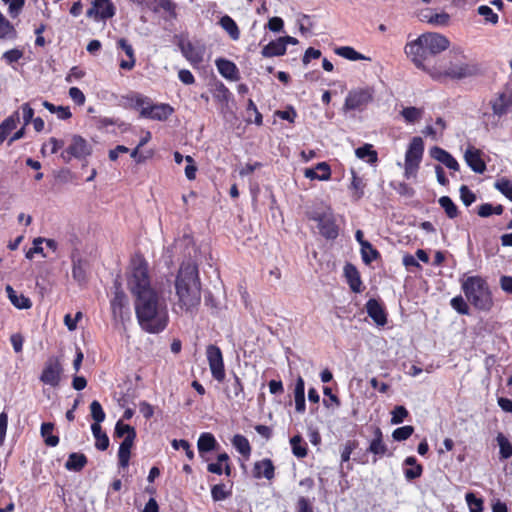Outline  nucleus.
<instances>
[{
	"label": "nucleus",
	"instance_id": "f257e3e1",
	"mask_svg": "<svg viewBox=\"0 0 512 512\" xmlns=\"http://www.w3.org/2000/svg\"><path fill=\"white\" fill-rule=\"evenodd\" d=\"M127 285L134 297L135 314L140 327L153 334L163 331L168 322L167 310L151 285L145 259H133Z\"/></svg>",
	"mask_w": 512,
	"mask_h": 512
},
{
	"label": "nucleus",
	"instance_id": "f03ea898",
	"mask_svg": "<svg viewBox=\"0 0 512 512\" xmlns=\"http://www.w3.org/2000/svg\"><path fill=\"white\" fill-rule=\"evenodd\" d=\"M178 304L187 312H193L201 302V281L197 265L192 261L183 262L175 280Z\"/></svg>",
	"mask_w": 512,
	"mask_h": 512
},
{
	"label": "nucleus",
	"instance_id": "7ed1b4c3",
	"mask_svg": "<svg viewBox=\"0 0 512 512\" xmlns=\"http://www.w3.org/2000/svg\"><path fill=\"white\" fill-rule=\"evenodd\" d=\"M450 42L447 37L435 32L421 34L417 39L408 42L404 51L414 65L426 70V63L441 52L449 48Z\"/></svg>",
	"mask_w": 512,
	"mask_h": 512
},
{
	"label": "nucleus",
	"instance_id": "20e7f679",
	"mask_svg": "<svg viewBox=\"0 0 512 512\" xmlns=\"http://www.w3.org/2000/svg\"><path fill=\"white\" fill-rule=\"evenodd\" d=\"M462 290L467 300L476 308L488 311L493 305L491 292L485 279L469 276L462 283Z\"/></svg>",
	"mask_w": 512,
	"mask_h": 512
},
{
	"label": "nucleus",
	"instance_id": "39448f33",
	"mask_svg": "<svg viewBox=\"0 0 512 512\" xmlns=\"http://www.w3.org/2000/svg\"><path fill=\"white\" fill-rule=\"evenodd\" d=\"M114 435L118 438H124L118 450V464L121 468H126L129 465L131 448L136 439V430L131 425L124 424L122 420H118L115 425Z\"/></svg>",
	"mask_w": 512,
	"mask_h": 512
},
{
	"label": "nucleus",
	"instance_id": "423d86ee",
	"mask_svg": "<svg viewBox=\"0 0 512 512\" xmlns=\"http://www.w3.org/2000/svg\"><path fill=\"white\" fill-rule=\"evenodd\" d=\"M308 218L317 222L320 235L327 240H334L338 237L339 227L331 208L315 209L308 213Z\"/></svg>",
	"mask_w": 512,
	"mask_h": 512
},
{
	"label": "nucleus",
	"instance_id": "0eeeda50",
	"mask_svg": "<svg viewBox=\"0 0 512 512\" xmlns=\"http://www.w3.org/2000/svg\"><path fill=\"white\" fill-rule=\"evenodd\" d=\"M480 74H482V68L477 62H463L457 60L455 63L451 62L443 72L432 74V76L435 79H440L442 76H445L453 80H462Z\"/></svg>",
	"mask_w": 512,
	"mask_h": 512
},
{
	"label": "nucleus",
	"instance_id": "6e6552de",
	"mask_svg": "<svg viewBox=\"0 0 512 512\" xmlns=\"http://www.w3.org/2000/svg\"><path fill=\"white\" fill-rule=\"evenodd\" d=\"M424 152L421 137H413L405 154V176L409 178L417 173Z\"/></svg>",
	"mask_w": 512,
	"mask_h": 512
},
{
	"label": "nucleus",
	"instance_id": "1a4fd4ad",
	"mask_svg": "<svg viewBox=\"0 0 512 512\" xmlns=\"http://www.w3.org/2000/svg\"><path fill=\"white\" fill-rule=\"evenodd\" d=\"M374 98V89L371 87L357 88L349 91L344 103V110H361Z\"/></svg>",
	"mask_w": 512,
	"mask_h": 512
},
{
	"label": "nucleus",
	"instance_id": "9d476101",
	"mask_svg": "<svg viewBox=\"0 0 512 512\" xmlns=\"http://www.w3.org/2000/svg\"><path fill=\"white\" fill-rule=\"evenodd\" d=\"M91 145L80 135H73L69 146L61 153V158L65 163H69L72 158L83 159L91 155Z\"/></svg>",
	"mask_w": 512,
	"mask_h": 512
},
{
	"label": "nucleus",
	"instance_id": "9b49d317",
	"mask_svg": "<svg viewBox=\"0 0 512 512\" xmlns=\"http://www.w3.org/2000/svg\"><path fill=\"white\" fill-rule=\"evenodd\" d=\"M206 356L213 378L218 382H223L225 368L221 349L214 344H210L206 348Z\"/></svg>",
	"mask_w": 512,
	"mask_h": 512
},
{
	"label": "nucleus",
	"instance_id": "f8f14e48",
	"mask_svg": "<svg viewBox=\"0 0 512 512\" xmlns=\"http://www.w3.org/2000/svg\"><path fill=\"white\" fill-rule=\"evenodd\" d=\"M114 297L111 300V310L115 319H124V309L127 307V296L121 288V283L118 280L114 282Z\"/></svg>",
	"mask_w": 512,
	"mask_h": 512
},
{
	"label": "nucleus",
	"instance_id": "ddd939ff",
	"mask_svg": "<svg viewBox=\"0 0 512 512\" xmlns=\"http://www.w3.org/2000/svg\"><path fill=\"white\" fill-rule=\"evenodd\" d=\"M174 112L169 104H153L141 109V116L153 120L164 121Z\"/></svg>",
	"mask_w": 512,
	"mask_h": 512
},
{
	"label": "nucleus",
	"instance_id": "4468645a",
	"mask_svg": "<svg viewBox=\"0 0 512 512\" xmlns=\"http://www.w3.org/2000/svg\"><path fill=\"white\" fill-rule=\"evenodd\" d=\"M61 372L62 367L60 363L57 360H49L42 371L40 380L44 384L56 387L60 382Z\"/></svg>",
	"mask_w": 512,
	"mask_h": 512
},
{
	"label": "nucleus",
	"instance_id": "2eb2a0df",
	"mask_svg": "<svg viewBox=\"0 0 512 512\" xmlns=\"http://www.w3.org/2000/svg\"><path fill=\"white\" fill-rule=\"evenodd\" d=\"M224 393L228 400L245 399L243 383L235 373H233V376L226 381Z\"/></svg>",
	"mask_w": 512,
	"mask_h": 512
},
{
	"label": "nucleus",
	"instance_id": "dca6fc26",
	"mask_svg": "<svg viewBox=\"0 0 512 512\" xmlns=\"http://www.w3.org/2000/svg\"><path fill=\"white\" fill-rule=\"evenodd\" d=\"M464 159L475 173L482 174L485 172L486 164L481 158V151L479 149L469 146L464 153Z\"/></svg>",
	"mask_w": 512,
	"mask_h": 512
},
{
	"label": "nucleus",
	"instance_id": "f3484780",
	"mask_svg": "<svg viewBox=\"0 0 512 512\" xmlns=\"http://www.w3.org/2000/svg\"><path fill=\"white\" fill-rule=\"evenodd\" d=\"M366 311L369 317L378 325L384 326L387 323V314L382 304L371 298L366 302Z\"/></svg>",
	"mask_w": 512,
	"mask_h": 512
},
{
	"label": "nucleus",
	"instance_id": "a211bd4d",
	"mask_svg": "<svg viewBox=\"0 0 512 512\" xmlns=\"http://www.w3.org/2000/svg\"><path fill=\"white\" fill-rule=\"evenodd\" d=\"M430 156L438 162L444 164L448 169L453 171L459 170V163L446 150L441 147L434 146L430 149Z\"/></svg>",
	"mask_w": 512,
	"mask_h": 512
},
{
	"label": "nucleus",
	"instance_id": "6ab92c4d",
	"mask_svg": "<svg viewBox=\"0 0 512 512\" xmlns=\"http://www.w3.org/2000/svg\"><path fill=\"white\" fill-rule=\"evenodd\" d=\"M388 451L387 445L383 442V434L379 427L374 429V438L367 448V452L374 454L375 456L383 457Z\"/></svg>",
	"mask_w": 512,
	"mask_h": 512
},
{
	"label": "nucleus",
	"instance_id": "aec40b11",
	"mask_svg": "<svg viewBox=\"0 0 512 512\" xmlns=\"http://www.w3.org/2000/svg\"><path fill=\"white\" fill-rule=\"evenodd\" d=\"M218 72L226 79L234 81L238 79V68L232 62L224 58L215 61Z\"/></svg>",
	"mask_w": 512,
	"mask_h": 512
},
{
	"label": "nucleus",
	"instance_id": "412c9836",
	"mask_svg": "<svg viewBox=\"0 0 512 512\" xmlns=\"http://www.w3.org/2000/svg\"><path fill=\"white\" fill-rule=\"evenodd\" d=\"M274 470L273 462L270 459L265 458L254 464V477H264L267 480H271L274 477Z\"/></svg>",
	"mask_w": 512,
	"mask_h": 512
},
{
	"label": "nucleus",
	"instance_id": "4be33fe9",
	"mask_svg": "<svg viewBox=\"0 0 512 512\" xmlns=\"http://www.w3.org/2000/svg\"><path fill=\"white\" fill-rule=\"evenodd\" d=\"M344 274L350 286V289L355 293H360L362 281L356 267L349 263L346 264L344 267Z\"/></svg>",
	"mask_w": 512,
	"mask_h": 512
},
{
	"label": "nucleus",
	"instance_id": "5701e85b",
	"mask_svg": "<svg viewBox=\"0 0 512 512\" xmlns=\"http://www.w3.org/2000/svg\"><path fill=\"white\" fill-rule=\"evenodd\" d=\"M118 48L122 49L129 60H121L120 61V68L124 70H132L135 66V55H134V49L131 44L128 43V41L124 38H121L117 42Z\"/></svg>",
	"mask_w": 512,
	"mask_h": 512
},
{
	"label": "nucleus",
	"instance_id": "b1692460",
	"mask_svg": "<svg viewBox=\"0 0 512 512\" xmlns=\"http://www.w3.org/2000/svg\"><path fill=\"white\" fill-rule=\"evenodd\" d=\"M7 296L12 303L18 309H29L32 306L31 300L24 296L23 294H17V292L12 288V286H6Z\"/></svg>",
	"mask_w": 512,
	"mask_h": 512
},
{
	"label": "nucleus",
	"instance_id": "393cba45",
	"mask_svg": "<svg viewBox=\"0 0 512 512\" xmlns=\"http://www.w3.org/2000/svg\"><path fill=\"white\" fill-rule=\"evenodd\" d=\"M87 457L83 453H70L65 463V468L69 471L79 472L87 464Z\"/></svg>",
	"mask_w": 512,
	"mask_h": 512
},
{
	"label": "nucleus",
	"instance_id": "a878e982",
	"mask_svg": "<svg viewBox=\"0 0 512 512\" xmlns=\"http://www.w3.org/2000/svg\"><path fill=\"white\" fill-rule=\"evenodd\" d=\"M285 53L286 47L280 37L277 40L269 42L261 51L263 57L282 56Z\"/></svg>",
	"mask_w": 512,
	"mask_h": 512
},
{
	"label": "nucleus",
	"instance_id": "bb28decb",
	"mask_svg": "<svg viewBox=\"0 0 512 512\" xmlns=\"http://www.w3.org/2000/svg\"><path fill=\"white\" fill-rule=\"evenodd\" d=\"M92 434L96 440L95 447L100 451H105L109 447V437L102 431L101 425L93 423L91 425Z\"/></svg>",
	"mask_w": 512,
	"mask_h": 512
},
{
	"label": "nucleus",
	"instance_id": "cd10ccee",
	"mask_svg": "<svg viewBox=\"0 0 512 512\" xmlns=\"http://www.w3.org/2000/svg\"><path fill=\"white\" fill-rule=\"evenodd\" d=\"M217 446V441L211 433H202L197 442L198 451L200 454L213 451Z\"/></svg>",
	"mask_w": 512,
	"mask_h": 512
},
{
	"label": "nucleus",
	"instance_id": "c85d7f7f",
	"mask_svg": "<svg viewBox=\"0 0 512 512\" xmlns=\"http://www.w3.org/2000/svg\"><path fill=\"white\" fill-rule=\"evenodd\" d=\"M73 267H72V277L75 281H77L79 284L85 283L87 280L86 275V268L87 263L86 261L82 259H74L72 260Z\"/></svg>",
	"mask_w": 512,
	"mask_h": 512
},
{
	"label": "nucleus",
	"instance_id": "c756f323",
	"mask_svg": "<svg viewBox=\"0 0 512 512\" xmlns=\"http://www.w3.org/2000/svg\"><path fill=\"white\" fill-rule=\"evenodd\" d=\"M92 5L100 9V19L106 20L115 15V7L110 0H93Z\"/></svg>",
	"mask_w": 512,
	"mask_h": 512
},
{
	"label": "nucleus",
	"instance_id": "7c9ffc66",
	"mask_svg": "<svg viewBox=\"0 0 512 512\" xmlns=\"http://www.w3.org/2000/svg\"><path fill=\"white\" fill-rule=\"evenodd\" d=\"M334 52L345 59L350 61H358V60H370L369 57L357 52L354 48L350 46H341L337 47Z\"/></svg>",
	"mask_w": 512,
	"mask_h": 512
},
{
	"label": "nucleus",
	"instance_id": "2f4dec72",
	"mask_svg": "<svg viewBox=\"0 0 512 512\" xmlns=\"http://www.w3.org/2000/svg\"><path fill=\"white\" fill-rule=\"evenodd\" d=\"M220 26L229 34L231 39L238 40L240 31L236 22L228 15L221 17L219 21Z\"/></svg>",
	"mask_w": 512,
	"mask_h": 512
},
{
	"label": "nucleus",
	"instance_id": "473e14b6",
	"mask_svg": "<svg viewBox=\"0 0 512 512\" xmlns=\"http://www.w3.org/2000/svg\"><path fill=\"white\" fill-rule=\"evenodd\" d=\"M155 2H156L155 6H153V7L150 6V9L153 12L158 13L160 10H163L166 13H168V15L171 18H176V16H177L176 4L172 0H155Z\"/></svg>",
	"mask_w": 512,
	"mask_h": 512
},
{
	"label": "nucleus",
	"instance_id": "72a5a7b5",
	"mask_svg": "<svg viewBox=\"0 0 512 512\" xmlns=\"http://www.w3.org/2000/svg\"><path fill=\"white\" fill-rule=\"evenodd\" d=\"M439 205L445 211L449 219H454L458 216V207L449 196H442L438 200Z\"/></svg>",
	"mask_w": 512,
	"mask_h": 512
},
{
	"label": "nucleus",
	"instance_id": "f704fd0d",
	"mask_svg": "<svg viewBox=\"0 0 512 512\" xmlns=\"http://www.w3.org/2000/svg\"><path fill=\"white\" fill-rule=\"evenodd\" d=\"M15 37L16 30L14 26L0 11V39H13Z\"/></svg>",
	"mask_w": 512,
	"mask_h": 512
},
{
	"label": "nucleus",
	"instance_id": "c9c22d12",
	"mask_svg": "<svg viewBox=\"0 0 512 512\" xmlns=\"http://www.w3.org/2000/svg\"><path fill=\"white\" fill-rule=\"evenodd\" d=\"M355 154L359 159H367V162L370 164H373L378 160L377 152L373 150V146L371 144H365L357 148Z\"/></svg>",
	"mask_w": 512,
	"mask_h": 512
},
{
	"label": "nucleus",
	"instance_id": "e433bc0d",
	"mask_svg": "<svg viewBox=\"0 0 512 512\" xmlns=\"http://www.w3.org/2000/svg\"><path fill=\"white\" fill-rule=\"evenodd\" d=\"M232 444L235 449L243 456L248 457L251 453V446L248 439L240 434H237L232 439Z\"/></svg>",
	"mask_w": 512,
	"mask_h": 512
},
{
	"label": "nucleus",
	"instance_id": "4c0bfd02",
	"mask_svg": "<svg viewBox=\"0 0 512 512\" xmlns=\"http://www.w3.org/2000/svg\"><path fill=\"white\" fill-rule=\"evenodd\" d=\"M180 49L184 57L191 63H199L202 61L201 54L196 50L192 43L188 42L186 44H182L180 45Z\"/></svg>",
	"mask_w": 512,
	"mask_h": 512
},
{
	"label": "nucleus",
	"instance_id": "58836bf2",
	"mask_svg": "<svg viewBox=\"0 0 512 512\" xmlns=\"http://www.w3.org/2000/svg\"><path fill=\"white\" fill-rule=\"evenodd\" d=\"M19 119V111H15L0 124V130L6 137L17 127Z\"/></svg>",
	"mask_w": 512,
	"mask_h": 512
},
{
	"label": "nucleus",
	"instance_id": "ea45409f",
	"mask_svg": "<svg viewBox=\"0 0 512 512\" xmlns=\"http://www.w3.org/2000/svg\"><path fill=\"white\" fill-rule=\"evenodd\" d=\"M293 454L298 458H304L307 455L306 444L300 435H295L290 439Z\"/></svg>",
	"mask_w": 512,
	"mask_h": 512
},
{
	"label": "nucleus",
	"instance_id": "a19ab883",
	"mask_svg": "<svg viewBox=\"0 0 512 512\" xmlns=\"http://www.w3.org/2000/svg\"><path fill=\"white\" fill-rule=\"evenodd\" d=\"M496 440L500 449V457L502 459L510 458L512 456V444L510 441L502 433L497 435Z\"/></svg>",
	"mask_w": 512,
	"mask_h": 512
},
{
	"label": "nucleus",
	"instance_id": "79ce46f5",
	"mask_svg": "<svg viewBox=\"0 0 512 512\" xmlns=\"http://www.w3.org/2000/svg\"><path fill=\"white\" fill-rule=\"evenodd\" d=\"M465 500L469 507L470 512H482L483 511V500L478 498L473 492H469L465 495Z\"/></svg>",
	"mask_w": 512,
	"mask_h": 512
},
{
	"label": "nucleus",
	"instance_id": "37998d69",
	"mask_svg": "<svg viewBox=\"0 0 512 512\" xmlns=\"http://www.w3.org/2000/svg\"><path fill=\"white\" fill-rule=\"evenodd\" d=\"M509 102L506 100L505 94L500 96L492 103V111L497 116L506 114Z\"/></svg>",
	"mask_w": 512,
	"mask_h": 512
},
{
	"label": "nucleus",
	"instance_id": "c03bdc74",
	"mask_svg": "<svg viewBox=\"0 0 512 512\" xmlns=\"http://www.w3.org/2000/svg\"><path fill=\"white\" fill-rule=\"evenodd\" d=\"M400 114L408 123H414L421 118L422 110L416 107H405Z\"/></svg>",
	"mask_w": 512,
	"mask_h": 512
},
{
	"label": "nucleus",
	"instance_id": "a18cd8bd",
	"mask_svg": "<svg viewBox=\"0 0 512 512\" xmlns=\"http://www.w3.org/2000/svg\"><path fill=\"white\" fill-rule=\"evenodd\" d=\"M90 413L94 423H98L100 425V423L105 420V412L97 400L91 402Z\"/></svg>",
	"mask_w": 512,
	"mask_h": 512
},
{
	"label": "nucleus",
	"instance_id": "49530a36",
	"mask_svg": "<svg viewBox=\"0 0 512 512\" xmlns=\"http://www.w3.org/2000/svg\"><path fill=\"white\" fill-rule=\"evenodd\" d=\"M230 495L231 492L226 490L225 484H216L211 488V496L215 502L225 500Z\"/></svg>",
	"mask_w": 512,
	"mask_h": 512
},
{
	"label": "nucleus",
	"instance_id": "de8ad7c7",
	"mask_svg": "<svg viewBox=\"0 0 512 512\" xmlns=\"http://www.w3.org/2000/svg\"><path fill=\"white\" fill-rule=\"evenodd\" d=\"M361 256L365 264H370L371 262L376 261L377 259L380 258V253L369 242V247L361 248Z\"/></svg>",
	"mask_w": 512,
	"mask_h": 512
},
{
	"label": "nucleus",
	"instance_id": "09e8293b",
	"mask_svg": "<svg viewBox=\"0 0 512 512\" xmlns=\"http://www.w3.org/2000/svg\"><path fill=\"white\" fill-rule=\"evenodd\" d=\"M414 432V427L410 425L402 426L395 429L392 433V437L395 441L407 440Z\"/></svg>",
	"mask_w": 512,
	"mask_h": 512
},
{
	"label": "nucleus",
	"instance_id": "8fccbe9b",
	"mask_svg": "<svg viewBox=\"0 0 512 512\" xmlns=\"http://www.w3.org/2000/svg\"><path fill=\"white\" fill-rule=\"evenodd\" d=\"M450 304L459 314L469 315V306L462 296L452 298Z\"/></svg>",
	"mask_w": 512,
	"mask_h": 512
},
{
	"label": "nucleus",
	"instance_id": "3c124183",
	"mask_svg": "<svg viewBox=\"0 0 512 512\" xmlns=\"http://www.w3.org/2000/svg\"><path fill=\"white\" fill-rule=\"evenodd\" d=\"M460 192V199L462 203L468 207L476 200V195L473 193L468 186L462 185L459 189Z\"/></svg>",
	"mask_w": 512,
	"mask_h": 512
},
{
	"label": "nucleus",
	"instance_id": "603ef678",
	"mask_svg": "<svg viewBox=\"0 0 512 512\" xmlns=\"http://www.w3.org/2000/svg\"><path fill=\"white\" fill-rule=\"evenodd\" d=\"M352 182H351V188L355 190L354 197L356 200H359L363 194V188L365 186L362 178L358 177L355 172H352Z\"/></svg>",
	"mask_w": 512,
	"mask_h": 512
},
{
	"label": "nucleus",
	"instance_id": "864d4df0",
	"mask_svg": "<svg viewBox=\"0 0 512 512\" xmlns=\"http://www.w3.org/2000/svg\"><path fill=\"white\" fill-rule=\"evenodd\" d=\"M495 188L512 201V182L506 179L499 180L495 183Z\"/></svg>",
	"mask_w": 512,
	"mask_h": 512
},
{
	"label": "nucleus",
	"instance_id": "5fc2aeb1",
	"mask_svg": "<svg viewBox=\"0 0 512 512\" xmlns=\"http://www.w3.org/2000/svg\"><path fill=\"white\" fill-rule=\"evenodd\" d=\"M478 13L485 18L486 21L496 24L498 22V15L487 5L478 7Z\"/></svg>",
	"mask_w": 512,
	"mask_h": 512
},
{
	"label": "nucleus",
	"instance_id": "6e6d98bb",
	"mask_svg": "<svg viewBox=\"0 0 512 512\" xmlns=\"http://www.w3.org/2000/svg\"><path fill=\"white\" fill-rule=\"evenodd\" d=\"M172 446L174 449L178 450L180 448H184L185 454L189 460H192L194 458V452L191 449L190 443L187 440L184 439H174L172 441Z\"/></svg>",
	"mask_w": 512,
	"mask_h": 512
},
{
	"label": "nucleus",
	"instance_id": "4d7b16f0",
	"mask_svg": "<svg viewBox=\"0 0 512 512\" xmlns=\"http://www.w3.org/2000/svg\"><path fill=\"white\" fill-rule=\"evenodd\" d=\"M358 442L356 440L347 441L341 451V461L348 462L350 460L351 453L357 448Z\"/></svg>",
	"mask_w": 512,
	"mask_h": 512
},
{
	"label": "nucleus",
	"instance_id": "13d9d810",
	"mask_svg": "<svg viewBox=\"0 0 512 512\" xmlns=\"http://www.w3.org/2000/svg\"><path fill=\"white\" fill-rule=\"evenodd\" d=\"M408 416V411L404 406H396L392 411V424H400Z\"/></svg>",
	"mask_w": 512,
	"mask_h": 512
},
{
	"label": "nucleus",
	"instance_id": "bf43d9fd",
	"mask_svg": "<svg viewBox=\"0 0 512 512\" xmlns=\"http://www.w3.org/2000/svg\"><path fill=\"white\" fill-rule=\"evenodd\" d=\"M423 473L422 465H415L404 470V475L407 481H413L420 478Z\"/></svg>",
	"mask_w": 512,
	"mask_h": 512
},
{
	"label": "nucleus",
	"instance_id": "052dcab7",
	"mask_svg": "<svg viewBox=\"0 0 512 512\" xmlns=\"http://www.w3.org/2000/svg\"><path fill=\"white\" fill-rule=\"evenodd\" d=\"M43 242H44V238H41V237L35 238L33 241V247L26 253V258L32 259L34 254H42L45 257V255L43 253V248L41 246V244Z\"/></svg>",
	"mask_w": 512,
	"mask_h": 512
},
{
	"label": "nucleus",
	"instance_id": "680f3d73",
	"mask_svg": "<svg viewBox=\"0 0 512 512\" xmlns=\"http://www.w3.org/2000/svg\"><path fill=\"white\" fill-rule=\"evenodd\" d=\"M2 57H3V59H5V61L8 64H12L14 62H17L18 60H20L23 57V52L21 50L15 48V49L6 51Z\"/></svg>",
	"mask_w": 512,
	"mask_h": 512
},
{
	"label": "nucleus",
	"instance_id": "e2e57ef3",
	"mask_svg": "<svg viewBox=\"0 0 512 512\" xmlns=\"http://www.w3.org/2000/svg\"><path fill=\"white\" fill-rule=\"evenodd\" d=\"M185 160L188 162V165L185 167V175L188 180H194L197 171V167L194 165V160L190 155H187Z\"/></svg>",
	"mask_w": 512,
	"mask_h": 512
},
{
	"label": "nucleus",
	"instance_id": "0e129e2a",
	"mask_svg": "<svg viewBox=\"0 0 512 512\" xmlns=\"http://www.w3.org/2000/svg\"><path fill=\"white\" fill-rule=\"evenodd\" d=\"M69 96L77 105H83L85 103V95L77 87H71L69 89Z\"/></svg>",
	"mask_w": 512,
	"mask_h": 512
},
{
	"label": "nucleus",
	"instance_id": "69168bd1",
	"mask_svg": "<svg viewBox=\"0 0 512 512\" xmlns=\"http://www.w3.org/2000/svg\"><path fill=\"white\" fill-rule=\"evenodd\" d=\"M21 110H22V113H23V121H24V125L27 126L29 123H31L33 121V116H34V110L33 108L29 105V103H24L22 106H21Z\"/></svg>",
	"mask_w": 512,
	"mask_h": 512
},
{
	"label": "nucleus",
	"instance_id": "338daca9",
	"mask_svg": "<svg viewBox=\"0 0 512 512\" xmlns=\"http://www.w3.org/2000/svg\"><path fill=\"white\" fill-rule=\"evenodd\" d=\"M267 27L272 32H280L284 27V22L280 17H272L269 19Z\"/></svg>",
	"mask_w": 512,
	"mask_h": 512
},
{
	"label": "nucleus",
	"instance_id": "774afa93",
	"mask_svg": "<svg viewBox=\"0 0 512 512\" xmlns=\"http://www.w3.org/2000/svg\"><path fill=\"white\" fill-rule=\"evenodd\" d=\"M296 512H313L312 504L309 499L305 497H299L297 501V510Z\"/></svg>",
	"mask_w": 512,
	"mask_h": 512
}]
</instances>
